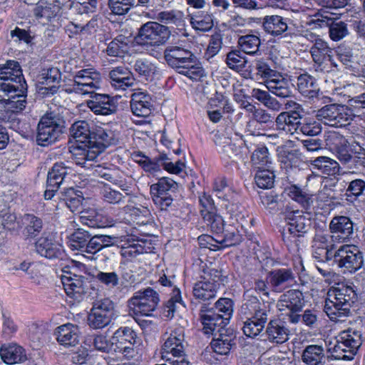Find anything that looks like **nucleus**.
<instances>
[{"mask_svg": "<svg viewBox=\"0 0 365 365\" xmlns=\"http://www.w3.org/2000/svg\"><path fill=\"white\" fill-rule=\"evenodd\" d=\"M167 64L180 74L192 80H197L204 76V70L200 66L196 56L188 48L177 45L168 46L163 51Z\"/></svg>", "mask_w": 365, "mask_h": 365, "instance_id": "1", "label": "nucleus"}, {"mask_svg": "<svg viewBox=\"0 0 365 365\" xmlns=\"http://www.w3.org/2000/svg\"><path fill=\"white\" fill-rule=\"evenodd\" d=\"M356 299L355 291L351 286L339 284L330 289L325 299L324 312L333 321L347 317Z\"/></svg>", "mask_w": 365, "mask_h": 365, "instance_id": "2", "label": "nucleus"}, {"mask_svg": "<svg viewBox=\"0 0 365 365\" xmlns=\"http://www.w3.org/2000/svg\"><path fill=\"white\" fill-rule=\"evenodd\" d=\"M70 133L75 139V143L69 146V152L76 164L89 169L91 166V128L89 123L86 120L75 122L70 128Z\"/></svg>", "mask_w": 365, "mask_h": 365, "instance_id": "3", "label": "nucleus"}, {"mask_svg": "<svg viewBox=\"0 0 365 365\" xmlns=\"http://www.w3.org/2000/svg\"><path fill=\"white\" fill-rule=\"evenodd\" d=\"M357 116L349 102L347 104L331 103L322 107L317 111L316 118L324 125L343 128L351 123Z\"/></svg>", "mask_w": 365, "mask_h": 365, "instance_id": "4", "label": "nucleus"}, {"mask_svg": "<svg viewBox=\"0 0 365 365\" xmlns=\"http://www.w3.org/2000/svg\"><path fill=\"white\" fill-rule=\"evenodd\" d=\"M362 344V336L360 331L349 328L341 331L333 347H329L328 351L331 353L335 359L351 360L356 354Z\"/></svg>", "mask_w": 365, "mask_h": 365, "instance_id": "5", "label": "nucleus"}, {"mask_svg": "<svg viewBox=\"0 0 365 365\" xmlns=\"http://www.w3.org/2000/svg\"><path fill=\"white\" fill-rule=\"evenodd\" d=\"M184 341V330L182 327L172 331L162 346L161 359L169 364L190 365L185 357Z\"/></svg>", "mask_w": 365, "mask_h": 365, "instance_id": "6", "label": "nucleus"}, {"mask_svg": "<svg viewBox=\"0 0 365 365\" xmlns=\"http://www.w3.org/2000/svg\"><path fill=\"white\" fill-rule=\"evenodd\" d=\"M26 85L27 84L18 61L8 60L5 63L0 64V93H9L24 91Z\"/></svg>", "mask_w": 365, "mask_h": 365, "instance_id": "7", "label": "nucleus"}, {"mask_svg": "<svg viewBox=\"0 0 365 365\" xmlns=\"http://www.w3.org/2000/svg\"><path fill=\"white\" fill-rule=\"evenodd\" d=\"M334 262L343 269L344 273H354L364 264V254L354 245L340 246L332 256Z\"/></svg>", "mask_w": 365, "mask_h": 365, "instance_id": "8", "label": "nucleus"}, {"mask_svg": "<svg viewBox=\"0 0 365 365\" xmlns=\"http://www.w3.org/2000/svg\"><path fill=\"white\" fill-rule=\"evenodd\" d=\"M170 36L168 26L156 21H148L140 26L135 39L141 45L160 46L165 43Z\"/></svg>", "mask_w": 365, "mask_h": 365, "instance_id": "9", "label": "nucleus"}, {"mask_svg": "<svg viewBox=\"0 0 365 365\" xmlns=\"http://www.w3.org/2000/svg\"><path fill=\"white\" fill-rule=\"evenodd\" d=\"M304 306L303 294L297 289H290L280 296L277 303V307L282 314L289 317L292 324L298 323L301 319L299 314Z\"/></svg>", "mask_w": 365, "mask_h": 365, "instance_id": "10", "label": "nucleus"}, {"mask_svg": "<svg viewBox=\"0 0 365 365\" xmlns=\"http://www.w3.org/2000/svg\"><path fill=\"white\" fill-rule=\"evenodd\" d=\"M159 302V297L157 292L150 287L144 290H140L128 300L130 312L135 314L150 316L155 309Z\"/></svg>", "mask_w": 365, "mask_h": 365, "instance_id": "11", "label": "nucleus"}, {"mask_svg": "<svg viewBox=\"0 0 365 365\" xmlns=\"http://www.w3.org/2000/svg\"><path fill=\"white\" fill-rule=\"evenodd\" d=\"M270 312L269 304L261 302L257 297L248 293L244 294L242 304L240 309L242 317L248 318L265 325Z\"/></svg>", "mask_w": 365, "mask_h": 365, "instance_id": "12", "label": "nucleus"}, {"mask_svg": "<svg viewBox=\"0 0 365 365\" xmlns=\"http://www.w3.org/2000/svg\"><path fill=\"white\" fill-rule=\"evenodd\" d=\"M338 14L327 10H322L314 15L309 24H314L319 27L329 26V36L335 41H338L348 34L346 24L342 21L335 22L338 19Z\"/></svg>", "mask_w": 365, "mask_h": 365, "instance_id": "13", "label": "nucleus"}, {"mask_svg": "<svg viewBox=\"0 0 365 365\" xmlns=\"http://www.w3.org/2000/svg\"><path fill=\"white\" fill-rule=\"evenodd\" d=\"M178 183L173 179L163 177L159 179L157 183L150 186V194L155 204L161 210H166L173 202V198L169 191L175 190Z\"/></svg>", "mask_w": 365, "mask_h": 365, "instance_id": "14", "label": "nucleus"}, {"mask_svg": "<svg viewBox=\"0 0 365 365\" xmlns=\"http://www.w3.org/2000/svg\"><path fill=\"white\" fill-rule=\"evenodd\" d=\"M135 338L136 334L130 328L121 327L118 329L111 339L112 350L123 354L127 358L133 357Z\"/></svg>", "mask_w": 365, "mask_h": 365, "instance_id": "15", "label": "nucleus"}, {"mask_svg": "<svg viewBox=\"0 0 365 365\" xmlns=\"http://www.w3.org/2000/svg\"><path fill=\"white\" fill-rule=\"evenodd\" d=\"M61 133L62 128L54 118L44 115L38 124L37 143L41 146H47L54 143Z\"/></svg>", "mask_w": 365, "mask_h": 365, "instance_id": "16", "label": "nucleus"}, {"mask_svg": "<svg viewBox=\"0 0 365 365\" xmlns=\"http://www.w3.org/2000/svg\"><path fill=\"white\" fill-rule=\"evenodd\" d=\"M309 52L314 62L316 71L329 72L330 65L334 63L332 59L333 50L325 41L317 42L310 47Z\"/></svg>", "mask_w": 365, "mask_h": 365, "instance_id": "17", "label": "nucleus"}, {"mask_svg": "<svg viewBox=\"0 0 365 365\" xmlns=\"http://www.w3.org/2000/svg\"><path fill=\"white\" fill-rule=\"evenodd\" d=\"M35 247L38 255L49 259H61L64 255L63 246L50 234H44L39 237L35 243Z\"/></svg>", "mask_w": 365, "mask_h": 365, "instance_id": "18", "label": "nucleus"}, {"mask_svg": "<svg viewBox=\"0 0 365 365\" xmlns=\"http://www.w3.org/2000/svg\"><path fill=\"white\" fill-rule=\"evenodd\" d=\"M329 230L334 242H345L353 235V222L346 216H336L329 223Z\"/></svg>", "mask_w": 365, "mask_h": 365, "instance_id": "19", "label": "nucleus"}, {"mask_svg": "<svg viewBox=\"0 0 365 365\" xmlns=\"http://www.w3.org/2000/svg\"><path fill=\"white\" fill-rule=\"evenodd\" d=\"M27 85L24 91L0 93V110L6 113H19L26 107V93Z\"/></svg>", "mask_w": 365, "mask_h": 365, "instance_id": "20", "label": "nucleus"}, {"mask_svg": "<svg viewBox=\"0 0 365 365\" xmlns=\"http://www.w3.org/2000/svg\"><path fill=\"white\" fill-rule=\"evenodd\" d=\"M61 282L66 294L76 301L82 299L89 283L83 276L72 274L63 276Z\"/></svg>", "mask_w": 365, "mask_h": 365, "instance_id": "21", "label": "nucleus"}, {"mask_svg": "<svg viewBox=\"0 0 365 365\" xmlns=\"http://www.w3.org/2000/svg\"><path fill=\"white\" fill-rule=\"evenodd\" d=\"M287 230L290 235L302 236L311 228V218L309 214H304L297 210L289 213L286 217Z\"/></svg>", "mask_w": 365, "mask_h": 365, "instance_id": "22", "label": "nucleus"}, {"mask_svg": "<svg viewBox=\"0 0 365 365\" xmlns=\"http://www.w3.org/2000/svg\"><path fill=\"white\" fill-rule=\"evenodd\" d=\"M59 200L63 202L66 207L74 212L82 207H85L89 204V197H85L83 192L80 190H75L73 187H68L61 191L58 194Z\"/></svg>", "mask_w": 365, "mask_h": 365, "instance_id": "23", "label": "nucleus"}, {"mask_svg": "<svg viewBox=\"0 0 365 365\" xmlns=\"http://www.w3.org/2000/svg\"><path fill=\"white\" fill-rule=\"evenodd\" d=\"M200 319L202 324V331L205 334H213L214 331L220 332L219 329H225L227 324L220 314L214 311H206V306L202 305L200 312Z\"/></svg>", "mask_w": 365, "mask_h": 365, "instance_id": "24", "label": "nucleus"}, {"mask_svg": "<svg viewBox=\"0 0 365 365\" xmlns=\"http://www.w3.org/2000/svg\"><path fill=\"white\" fill-rule=\"evenodd\" d=\"M117 142L112 130L98 125L93 126V153L98 155Z\"/></svg>", "mask_w": 365, "mask_h": 365, "instance_id": "25", "label": "nucleus"}, {"mask_svg": "<svg viewBox=\"0 0 365 365\" xmlns=\"http://www.w3.org/2000/svg\"><path fill=\"white\" fill-rule=\"evenodd\" d=\"M301 115L298 111H283L275 118L276 128L285 134L293 135L299 127Z\"/></svg>", "mask_w": 365, "mask_h": 365, "instance_id": "26", "label": "nucleus"}, {"mask_svg": "<svg viewBox=\"0 0 365 365\" xmlns=\"http://www.w3.org/2000/svg\"><path fill=\"white\" fill-rule=\"evenodd\" d=\"M267 339L273 344H283L289 339V330L285 322L280 319H272L265 330Z\"/></svg>", "mask_w": 365, "mask_h": 365, "instance_id": "27", "label": "nucleus"}, {"mask_svg": "<svg viewBox=\"0 0 365 365\" xmlns=\"http://www.w3.org/2000/svg\"><path fill=\"white\" fill-rule=\"evenodd\" d=\"M54 335L59 344L65 347L75 346L78 343V329L71 323L58 327Z\"/></svg>", "mask_w": 365, "mask_h": 365, "instance_id": "28", "label": "nucleus"}, {"mask_svg": "<svg viewBox=\"0 0 365 365\" xmlns=\"http://www.w3.org/2000/svg\"><path fill=\"white\" fill-rule=\"evenodd\" d=\"M289 21V19L279 15L265 16L262 20V27L267 34L276 37L288 30Z\"/></svg>", "mask_w": 365, "mask_h": 365, "instance_id": "29", "label": "nucleus"}, {"mask_svg": "<svg viewBox=\"0 0 365 365\" xmlns=\"http://www.w3.org/2000/svg\"><path fill=\"white\" fill-rule=\"evenodd\" d=\"M156 19L168 27L176 28L178 30L184 29L186 24V16L182 11L171 9L163 11L157 14Z\"/></svg>", "mask_w": 365, "mask_h": 365, "instance_id": "30", "label": "nucleus"}, {"mask_svg": "<svg viewBox=\"0 0 365 365\" xmlns=\"http://www.w3.org/2000/svg\"><path fill=\"white\" fill-rule=\"evenodd\" d=\"M113 86L116 89L125 90L134 84L135 78L132 72L125 66H118L109 73Z\"/></svg>", "mask_w": 365, "mask_h": 365, "instance_id": "31", "label": "nucleus"}, {"mask_svg": "<svg viewBox=\"0 0 365 365\" xmlns=\"http://www.w3.org/2000/svg\"><path fill=\"white\" fill-rule=\"evenodd\" d=\"M151 98L145 92H135L131 96L130 108L139 117L148 116L151 112Z\"/></svg>", "mask_w": 365, "mask_h": 365, "instance_id": "32", "label": "nucleus"}, {"mask_svg": "<svg viewBox=\"0 0 365 365\" xmlns=\"http://www.w3.org/2000/svg\"><path fill=\"white\" fill-rule=\"evenodd\" d=\"M265 86L269 92L279 98H287L292 96V91L289 81L280 73L273 78L265 81Z\"/></svg>", "mask_w": 365, "mask_h": 365, "instance_id": "33", "label": "nucleus"}, {"mask_svg": "<svg viewBox=\"0 0 365 365\" xmlns=\"http://www.w3.org/2000/svg\"><path fill=\"white\" fill-rule=\"evenodd\" d=\"M220 284L210 281L200 280L192 287V294L196 299L207 302L216 297Z\"/></svg>", "mask_w": 365, "mask_h": 365, "instance_id": "34", "label": "nucleus"}, {"mask_svg": "<svg viewBox=\"0 0 365 365\" xmlns=\"http://www.w3.org/2000/svg\"><path fill=\"white\" fill-rule=\"evenodd\" d=\"M0 356L7 364L21 363L26 359L24 349L16 344L3 345L0 349Z\"/></svg>", "mask_w": 365, "mask_h": 365, "instance_id": "35", "label": "nucleus"}, {"mask_svg": "<svg viewBox=\"0 0 365 365\" xmlns=\"http://www.w3.org/2000/svg\"><path fill=\"white\" fill-rule=\"evenodd\" d=\"M302 360L304 365H324L325 351L322 344L308 345L302 354Z\"/></svg>", "mask_w": 365, "mask_h": 365, "instance_id": "36", "label": "nucleus"}, {"mask_svg": "<svg viewBox=\"0 0 365 365\" xmlns=\"http://www.w3.org/2000/svg\"><path fill=\"white\" fill-rule=\"evenodd\" d=\"M219 335L213 339L211 342V347L214 352L220 355H227L235 344L233 342L235 336L232 333H228L225 329H219Z\"/></svg>", "mask_w": 365, "mask_h": 365, "instance_id": "37", "label": "nucleus"}, {"mask_svg": "<svg viewBox=\"0 0 365 365\" xmlns=\"http://www.w3.org/2000/svg\"><path fill=\"white\" fill-rule=\"evenodd\" d=\"M133 67L138 77L145 81H153L160 73L157 65L147 58L135 60Z\"/></svg>", "mask_w": 365, "mask_h": 365, "instance_id": "38", "label": "nucleus"}, {"mask_svg": "<svg viewBox=\"0 0 365 365\" xmlns=\"http://www.w3.org/2000/svg\"><path fill=\"white\" fill-rule=\"evenodd\" d=\"M297 86L299 93L309 98H316L319 91L316 79L308 73L297 77Z\"/></svg>", "mask_w": 365, "mask_h": 365, "instance_id": "39", "label": "nucleus"}, {"mask_svg": "<svg viewBox=\"0 0 365 365\" xmlns=\"http://www.w3.org/2000/svg\"><path fill=\"white\" fill-rule=\"evenodd\" d=\"M69 170L70 168L63 163H55L48 173L47 183L48 186L60 187L61 185L67 182Z\"/></svg>", "mask_w": 365, "mask_h": 365, "instance_id": "40", "label": "nucleus"}, {"mask_svg": "<svg viewBox=\"0 0 365 365\" xmlns=\"http://www.w3.org/2000/svg\"><path fill=\"white\" fill-rule=\"evenodd\" d=\"M269 283L276 290L282 289L289 286L294 279L293 272L290 269H277L269 274Z\"/></svg>", "mask_w": 365, "mask_h": 365, "instance_id": "41", "label": "nucleus"}, {"mask_svg": "<svg viewBox=\"0 0 365 365\" xmlns=\"http://www.w3.org/2000/svg\"><path fill=\"white\" fill-rule=\"evenodd\" d=\"M192 27L197 31H208L214 26L213 16L207 11H198L188 14Z\"/></svg>", "mask_w": 365, "mask_h": 365, "instance_id": "42", "label": "nucleus"}, {"mask_svg": "<svg viewBox=\"0 0 365 365\" xmlns=\"http://www.w3.org/2000/svg\"><path fill=\"white\" fill-rule=\"evenodd\" d=\"M114 111L110 97L107 94H101L93 91V113L96 115H107Z\"/></svg>", "mask_w": 365, "mask_h": 365, "instance_id": "43", "label": "nucleus"}, {"mask_svg": "<svg viewBox=\"0 0 365 365\" xmlns=\"http://www.w3.org/2000/svg\"><path fill=\"white\" fill-rule=\"evenodd\" d=\"M311 165L314 169L318 170L322 174L334 175L340 170L339 164L334 160L326 157L319 156L311 160Z\"/></svg>", "mask_w": 365, "mask_h": 365, "instance_id": "44", "label": "nucleus"}, {"mask_svg": "<svg viewBox=\"0 0 365 365\" xmlns=\"http://www.w3.org/2000/svg\"><path fill=\"white\" fill-rule=\"evenodd\" d=\"M251 95L269 110L279 111L283 108L282 104L274 97L272 96L269 91L259 88H253L251 91Z\"/></svg>", "mask_w": 365, "mask_h": 365, "instance_id": "45", "label": "nucleus"}, {"mask_svg": "<svg viewBox=\"0 0 365 365\" xmlns=\"http://www.w3.org/2000/svg\"><path fill=\"white\" fill-rule=\"evenodd\" d=\"M91 238L88 232L78 230L71 235L69 246L73 250H79L87 253H91Z\"/></svg>", "mask_w": 365, "mask_h": 365, "instance_id": "46", "label": "nucleus"}, {"mask_svg": "<svg viewBox=\"0 0 365 365\" xmlns=\"http://www.w3.org/2000/svg\"><path fill=\"white\" fill-rule=\"evenodd\" d=\"M251 162L257 169H264L272 167V162L268 149L261 145L257 147L251 156Z\"/></svg>", "mask_w": 365, "mask_h": 365, "instance_id": "47", "label": "nucleus"}, {"mask_svg": "<svg viewBox=\"0 0 365 365\" xmlns=\"http://www.w3.org/2000/svg\"><path fill=\"white\" fill-rule=\"evenodd\" d=\"M213 190L216 196L224 201H230L236 197V193L228 185L227 180L222 176L218 177L215 180Z\"/></svg>", "mask_w": 365, "mask_h": 365, "instance_id": "48", "label": "nucleus"}, {"mask_svg": "<svg viewBox=\"0 0 365 365\" xmlns=\"http://www.w3.org/2000/svg\"><path fill=\"white\" fill-rule=\"evenodd\" d=\"M200 213L212 232L216 234L224 232L225 221L220 215L211 210H200Z\"/></svg>", "mask_w": 365, "mask_h": 365, "instance_id": "49", "label": "nucleus"}, {"mask_svg": "<svg viewBox=\"0 0 365 365\" xmlns=\"http://www.w3.org/2000/svg\"><path fill=\"white\" fill-rule=\"evenodd\" d=\"M261 41L256 34H247L239 37L238 44L241 50L247 54H255L259 51Z\"/></svg>", "mask_w": 365, "mask_h": 365, "instance_id": "50", "label": "nucleus"}, {"mask_svg": "<svg viewBox=\"0 0 365 365\" xmlns=\"http://www.w3.org/2000/svg\"><path fill=\"white\" fill-rule=\"evenodd\" d=\"M44 78L45 83L48 86H45L41 89L42 93L45 96H48L57 93L61 79L59 71L56 68L48 69Z\"/></svg>", "mask_w": 365, "mask_h": 365, "instance_id": "51", "label": "nucleus"}, {"mask_svg": "<svg viewBox=\"0 0 365 365\" xmlns=\"http://www.w3.org/2000/svg\"><path fill=\"white\" fill-rule=\"evenodd\" d=\"M223 235H218L220 240H216L217 244L222 247H227L236 245L242 240V235L237 228L232 226H228L226 230L224 229Z\"/></svg>", "mask_w": 365, "mask_h": 365, "instance_id": "52", "label": "nucleus"}, {"mask_svg": "<svg viewBox=\"0 0 365 365\" xmlns=\"http://www.w3.org/2000/svg\"><path fill=\"white\" fill-rule=\"evenodd\" d=\"M22 222L28 236L30 237L38 235L43 227L42 220L33 214H25L22 217Z\"/></svg>", "mask_w": 365, "mask_h": 365, "instance_id": "53", "label": "nucleus"}, {"mask_svg": "<svg viewBox=\"0 0 365 365\" xmlns=\"http://www.w3.org/2000/svg\"><path fill=\"white\" fill-rule=\"evenodd\" d=\"M255 180L256 185L262 189L272 187L274 182V175L272 167L264 169H258L255 174Z\"/></svg>", "mask_w": 365, "mask_h": 365, "instance_id": "54", "label": "nucleus"}, {"mask_svg": "<svg viewBox=\"0 0 365 365\" xmlns=\"http://www.w3.org/2000/svg\"><path fill=\"white\" fill-rule=\"evenodd\" d=\"M128 38L120 35L117 36L108 45L106 48L107 53L113 56H122L128 51Z\"/></svg>", "mask_w": 365, "mask_h": 365, "instance_id": "55", "label": "nucleus"}, {"mask_svg": "<svg viewBox=\"0 0 365 365\" xmlns=\"http://www.w3.org/2000/svg\"><path fill=\"white\" fill-rule=\"evenodd\" d=\"M279 160L284 165V168L296 167L299 163V153L297 150L282 148L278 153Z\"/></svg>", "mask_w": 365, "mask_h": 365, "instance_id": "56", "label": "nucleus"}, {"mask_svg": "<svg viewBox=\"0 0 365 365\" xmlns=\"http://www.w3.org/2000/svg\"><path fill=\"white\" fill-rule=\"evenodd\" d=\"M287 195L294 201L301 204L302 206L304 208H307L309 207L311 202H312L311 200L310 195H309L306 191L300 188L299 187L294 185H291L286 189Z\"/></svg>", "mask_w": 365, "mask_h": 365, "instance_id": "57", "label": "nucleus"}, {"mask_svg": "<svg viewBox=\"0 0 365 365\" xmlns=\"http://www.w3.org/2000/svg\"><path fill=\"white\" fill-rule=\"evenodd\" d=\"M226 63L230 68L240 72L246 67L247 60L241 51L235 50L227 54Z\"/></svg>", "mask_w": 365, "mask_h": 365, "instance_id": "58", "label": "nucleus"}, {"mask_svg": "<svg viewBox=\"0 0 365 365\" xmlns=\"http://www.w3.org/2000/svg\"><path fill=\"white\" fill-rule=\"evenodd\" d=\"M16 216L12 213L6 205H0V233L4 230H13L15 227Z\"/></svg>", "mask_w": 365, "mask_h": 365, "instance_id": "59", "label": "nucleus"}, {"mask_svg": "<svg viewBox=\"0 0 365 365\" xmlns=\"http://www.w3.org/2000/svg\"><path fill=\"white\" fill-rule=\"evenodd\" d=\"M215 312L220 314V317L223 318L227 324L233 312V302L228 298H220L215 304Z\"/></svg>", "mask_w": 365, "mask_h": 365, "instance_id": "60", "label": "nucleus"}, {"mask_svg": "<svg viewBox=\"0 0 365 365\" xmlns=\"http://www.w3.org/2000/svg\"><path fill=\"white\" fill-rule=\"evenodd\" d=\"M244 108L250 113H252L255 120L261 124H268L272 123L274 117L266 110L262 108H257L255 106L250 103H247Z\"/></svg>", "mask_w": 365, "mask_h": 365, "instance_id": "61", "label": "nucleus"}, {"mask_svg": "<svg viewBox=\"0 0 365 365\" xmlns=\"http://www.w3.org/2000/svg\"><path fill=\"white\" fill-rule=\"evenodd\" d=\"M218 152L225 158L231 159L233 161L237 160L240 154V148L228 139H225V140L219 145Z\"/></svg>", "mask_w": 365, "mask_h": 365, "instance_id": "62", "label": "nucleus"}, {"mask_svg": "<svg viewBox=\"0 0 365 365\" xmlns=\"http://www.w3.org/2000/svg\"><path fill=\"white\" fill-rule=\"evenodd\" d=\"M255 68L257 71V76L265 79V81L273 78L279 73L272 69L267 61L262 59L256 61Z\"/></svg>", "mask_w": 365, "mask_h": 365, "instance_id": "63", "label": "nucleus"}, {"mask_svg": "<svg viewBox=\"0 0 365 365\" xmlns=\"http://www.w3.org/2000/svg\"><path fill=\"white\" fill-rule=\"evenodd\" d=\"M325 141L332 153L341 147L349 145L347 139L336 131L329 132L326 135Z\"/></svg>", "mask_w": 365, "mask_h": 365, "instance_id": "64", "label": "nucleus"}]
</instances>
